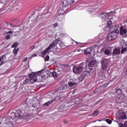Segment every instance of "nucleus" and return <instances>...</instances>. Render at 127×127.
<instances>
[{
    "mask_svg": "<svg viewBox=\"0 0 127 127\" xmlns=\"http://www.w3.org/2000/svg\"><path fill=\"white\" fill-rule=\"evenodd\" d=\"M43 71V70L36 72H32L31 74L29 75V78H27L25 79L24 81L23 82L22 85L24 86L25 84H27L28 82H30L32 84L34 83L36 81H37V77L36 76H38V75H41V73Z\"/></svg>",
    "mask_w": 127,
    "mask_h": 127,
    "instance_id": "1",
    "label": "nucleus"
},
{
    "mask_svg": "<svg viewBox=\"0 0 127 127\" xmlns=\"http://www.w3.org/2000/svg\"><path fill=\"white\" fill-rule=\"evenodd\" d=\"M113 31L111 32L108 35V39L109 41H112L113 39H116L119 36L120 33V30L118 29V27L116 26L112 27Z\"/></svg>",
    "mask_w": 127,
    "mask_h": 127,
    "instance_id": "2",
    "label": "nucleus"
},
{
    "mask_svg": "<svg viewBox=\"0 0 127 127\" xmlns=\"http://www.w3.org/2000/svg\"><path fill=\"white\" fill-rule=\"evenodd\" d=\"M75 0H62V2L61 3L60 6L63 7V8H66L67 6L71 5Z\"/></svg>",
    "mask_w": 127,
    "mask_h": 127,
    "instance_id": "3",
    "label": "nucleus"
},
{
    "mask_svg": "<svg viewBox=\"0 0 127 127\" xmlns=\"http://www.w3.org/2000/svg\"><path fill=\"white\" fill-rule=\"evenodd\" d=\"M84 69V63H81L79 65L74 66L73 68V72L75 74H79L81 73L83 69Z\"/></svg>",
    "mask_w": 127,
    "mask_h": 127,
    "instance_id": "4",
    "label": "nucleus"
},
{
    "mask_svg": "<svg viewBox=\"0 0 127 127\" xmlns=\"http://www.w3.org/2000/svg\"><path fill=\"white\" fill-rule=\"evenodd\" d=\"M21 116H22V112L19 110H16V112L11 113L9 118H10V119L13 121V120L15 119L21 118Z\"/></svg>",
    "mask_w": 127,
    "mask_h": 127,
    "instance_id": "5",
    "label": "nucleus"
},
{
    "mask_svg": "<svg viewBox=\"0 0 127 127\" xmlns=\"http://www.w3.org/2000/svg\"><path fill=\"white\" fill-rule=\"evenodd\" d=\"M109 62V60L107 59H103L101 60V63L102 65V70L103 71H106L107 68H108V63Z\"/></svg>",
    "mask_w": 127,
    "mask_h": 127,
    "instance_id": "6",
    "label": "nucleus"
},
{
    "mask_svg": "<svg viewBox=\"0 0 127 127\" xmlns=\"http://www.w3.org/2000/svg\"><path fill=\"white\" fill-rule=\"evenodd\" d=\"M51 44H54V46L53 47H56V45L58 44H59L61 47H63L64 46V43L61 42L60 38L56 39V40L53 41V43Z\"/></svg>",
    "mask_w": 127,
    "mask_h": 127,
    "instance_id": "7",
    "label": "nucleus"
},
{
    "mask_svg": "<svg viewBox=\"0 0 127 127\" xmlns=\"http://www.w3.org/2000/svg\"><path fill=\"white\" fill-rule=\"evenodd\" d=\"M53 46H54V44H50L49 47L45 51H44L42 53V56H45V55H46V54H47V53H48V52H49V51H50V49L53 48Z\"/></svg>",
    "mask_w": 127,
    "mask_h": 127,
    "instance_id": "8",
    "label": "nucleus"
},
{
    "mask_svg": "<svg viewBox=\"0 0 127 127\" xmlns=\"http://www.w3.org/2000/svg\"><path fill=\"white\" fill-rule=\"evenodd\" d=\"M106 72V70L104 71V70L102 69L101 72L99 74V81H101L102 80H105V79L106 78V75L105 74Z\"/></svg>",
    "mask_w": 127,
    "mask_h": 127,
    "instance_id": "9",
    "label": "nucleus"
},
{
    "mask_svg": "<svg viewBox=\"0 0 127 127\" xmlns=\"http://www.w3.org/2000/svg\"><path fill=\"white\" fill-rule=\"evenodd\" d=\"M113 11H111L109 13H103L101 14V17L102 18V19H103L104 21H105L106 19H108L109 18V14L110 13H112Z\"/></svg>",
    "mask_w": 127,
    "mask_h": 127,
    "instance_id": "10",
    "label": "nucleus"
},
{
    "mask_svg": "<svg viewBox=\"0 0 127 127\" xmlns=\"http://www.w3.org/2000/svg\"><path fill=\"white\" fill-rule=\"evenodd\" d=\"M87 76H90V71H84L82 73V75L80 76L79 79L80 81H83L85 79V77Z\"/></svg>",
    "mask_w": 127,
    "mask_h": 127,
    "instance_id": "11",
    "label": "nucleus"
},
{
    "mask_svg": "<svg viewBox=\"0 0 127 127\" xmlns=\"http://www.w3.org/2000/svg\"><path fill=\"white\" fill-rule=\"evenodd\" d=\"M120 35H124V34H127V30L125 26H121L120 27Z\"/></svg>",
    "mask_w": 127,
    "mask_h": 127,
    "instance_id": "12",
    "label": "nucleus"
},
{
    "mask_svg": "<svg viewBox=\"0 0 127 127\" xmlns=\"http://www.w3.org/2000/svg\"><path fill=\"white\" fill-rule=\"evenodd\" d=\"M59 100V97H55L54 99L52 100L51 101H49L47 102V103H45V106H49L51 104H53L54 103V102H56V101H58Z\"/></svg>",
    "mask_w": 127,
    "mask_h": 127,
    "instance_id": "13",
    "label": "nucleus"
},
{
    "mask_svg": "<svg viewBox=\"0 0 127 127\" xmlns=\"http://www.w3.org/2000/svg\"><path fill=\"white\" fill-rule=\"evenodd\" d=\"M121 53V50L120 48H116L113 50V54L114 55H119Z\"/></svg>",
    "mask_w": 127,
    "mask_h": 127,
    "instance_id": "14",
    "label": "nucleus"
},
{
    "mask_svg": "<svg viewBox=\"0 0 127 127\" xmlns=\"http://www.w3.org/2000/svg\"><path fill=\"white\" fill-rule=\"evenodd\" d=\"M65 11H66V8H63L60 6V8L58 10V14H64Z\"/></svg>",
    "mask_w": 127,
    "mask_h": 127,
    "instance_id": "15",
    "label": "nucleus"
},
{
    "mask_svg": "<svg viewBox=\"0 0 127 127\" xmlns=\"http://www.w3.org/2000/svg\"><path fill=\"white\" fill-rule=\"evenodd\" d=\"M68 85L69 87H73V86H77V82H75L72 80H70L68 82Z\"/></svg>",
    "mask_w": 127,
    "mask_h": 127,
    "instance_id": "16",
    "label": "nucleus"
},
{
    "mask_svg": "<svg viewBox=\"0 0 127 127\" xmlns=\"http://www.w3.org/2000/svg\"><path fill=\"white\" fill-rule=\"evenodd\" d=\"M95 64H96V62H95V61H91L90 63H89L88 67H89L90 70H93V68H92V67H94Z\"/></svg>",
    "mask_w": 127,
    "mask_h": 127,
    "instance_id": "17",
    "label": "nucleus"
},
{
    "mask_svg": "<svg viewBox=\"0 0 127 127\" xmlns=\"http://www.w3.org/2000/svg\"><path fill=\"white\" fill-rule=\"evenodd\" d=\"M91 51H92V49L91 48H87L84 51L85 55H91Z\"/></svg>",
    "mask_w": 127,
    "mask_h": 127,
    "instance_id": "18",
    "label": "nucleus"
},
{
    "mask_svg": "<svg viewBox=\"0 0 127 127\" xmlns=\"http://www.w3.org/2000/svg\"><path fill=\"white\" fill-rule=\"evenodd\" d=\"M127 118V115H126V113H125L124 112H123L119 116L120 120H125Z\"/></svg>",
    "mask_w": 127,
    "mask_h": 127,
    "instance_id": "19",
    "label": "nucleus"
},
{
    "mask_svg": "<svg viewBox=\"0 0 127 127\" xmlns=\"http://www.w3.org/2000/svg\"><path fill=\"white\" fill-rule=\"evenodd\" d=\"M66 87L67 86L66 85L61 86L56 89V92H59V91H62L63 90H65V89H66Z\"/></svg>",
    "mask_w": 127,
    "mask_h": 127,
    "instance_id": "20",
    "label": "nucleus"
},
{
    "mask_svg": "<svg viewBox=\"0 0 127 127\" xmlns=\"http://www.w3.org/2000/svg\"><path fill=\"white\" fill-rule=\"evenodd\" d=\"M64 17H65L64 14H59L57 16V18L60 21H61V20L64 18Z\"/></svg>",
    "mask_w": 127,
    "mask_h": 127,
    "instance_id": "21",
    "label": "nucleus"
},
{
    "mask_svg": "<svg viewBox=\"0 0 127 127\" xmlns=\"http://www.w3.org/2000/svg\"><path fill=\"white\" fill-rule=\"evenodd\" d=\"M104 54L105 55H107V56H111V55H112L111 52L109 49H106L104 51Z\"/></svg>",
    "mask_w": 127,
    "mask_h": 127,
    "instance_id": "22",
    "label": "nucleus"
},
{
    "mask_svg": "<svg viewBox=\"0 0 127 127\" xmlns=\"http://www.w3.org/2000/svg\"><path fill=\"white\" fill-rule=\"evenodd\" d=\"M116 93L118 94V95H122L123 93V90L122 89H120L119 87L116 88Z\"/></svg>",
    "mask_w": 127,
    "mask_h": 127,
    "instance_id": "23",
    "label": "nucleus"
},
{
    "mask_svg": "<svg viewBox=\"0 0 127 127\" xmlns=\"http://www.w3.org/2000/svg\"><path fill=\"white\" fill-rule=\"evenodd\" d=\"M18 50H19V49L18 48H15L13 50V53L14 55H15V56H16V55H17V53L18 52Z\"/></svg>",
    "mask_w": 127,
    "mask_h": 127,
    "instance_id": "24",
    "label": "nucleus"
},
{
    "mask_svg": "<svg viewBox=\"0 0 127 127\" xmlns=\"http://www.w3.org/2000/svg\"><path fill=\"white\" fill-rule=\"evenodd\" d=\"M99 113H100V111H99L98 110H96L95 111H94V113L92 114L91 116L92 117H97V116L99 115Z\"/></svg>",
    "mask_w": 127,
    "mask_h": 127,
    "instance_id": "25",
    "label": "nucleus"
},
{
    "mask_svg": "<svg viewBox=\"0 0 127 127\" xmlns=\"http://www.w3.org/2000/svg\"><path fill=\"white\" fill-rule=\"evenodd\" d=\"M18 46V42H16L11 45V48H16Z\"/></svg>",
    "mask_w": 127,
    "mask_h": 127,
    "instance_id": "26",
    "label": "nucleus"
},
{
    "mask_svg": "<svg viewBox=\"0 0 127 127\" xmlns=\"http://www.w3.org/2000/svg\"><path fill=\"white\" fill-rule=\"evenodd\" d=\"M58 75H59V73H57V72L56 71H53L52 73V75L53 77H54V78H57Z\"/></svg>",
    "mask_w": 127,
    "mask_h": 127,
    "instance_id": "27",
    "label": "nucleus"
},
{
    "mask_svg": "<svg viewBox=\"0 0 127 127\" xmlns=\"http://www.w3.org/2000/svg\"><path fill=\"white\" fill-rule=\"evenodd\" d=\"M119 127H127V121L125 122L124 124L123 123L119 124Z\"/></svg>",
    "mask_w": 127,
    "mask_h": 127,
    "instance_id": "28",
    "label": "nucleus"
},
{
    "mask_svg": "<svg viewBox=\"0 0 127 127\" xmlns=\"http://www.w3.org/2000/svg\"><path fill=\"white\" fill-rule=\"evenodd\" d=\"M127 48H122L121 50V54H124V53L127 52Z\"/></svg>",
    "mask_w": 127,
    "mask_h": 127,
    "instance_id": "29",
    "label": "nucleus"
},
{
    "mask_svg": "<svg viewBox=\"0 0 127 127\" xmlns=\"http://www.w3.org/2000/svg\"><path fill=\"white\" fill-rule=\"evenodd\" d=\"M23 105L26 106L27 108L28 107V102H27V101H24L23 103Z\"/></svg>",
    "mask_w": 127,
    "mask_h": 127,
    "instance_id": "30",
    "label": "nucleus"
},
{
    "mask_svg": "<svg viewBox=\"0 0 127 127\" xmlns=\"http://www.w3.org/2000/svg\"><path fill=\"white\" fill-rule=\"evenodd\" d=\"M0 58H1V61H4V59H6V57L5 55H3L1 57H0Z\"/></svg>",
    "mask_w": 127,
    "mask_h": 127,
    "instance_id": "31",
    "label": "nucleus"
},
{
    "mask_svg": "<svg viewBox=\"0 0 127 127\" xmlns=\"http://www.w3.org/2000/svg\"><path fill=\"white\" fill-rule=\"evenodd\" d=\"M105 121L107 122V123L109 124V125H111L112 124V120L110 119H106Z\"/></svg>",
    "mask_w": 127,
    "mask_h": 127,
    "instance_id": "32",
    "label": "nucleus"
},
{
    "mask_svg": "<svg viewBox=\"0 0 127 127\" xmlns=\"http://www.w3.org/2000/svg\"><path fill=\"white\" fill-rule=\"evenodd\" d=\"M112 24V21H109L107 22V26L108 27H110V26H111V25Z\"/></svg>",
    "mask_w": 127,
    "mask_h": 127,
    "instance_id": "33",
    "label": "nucleus"
},
{
    "mask_svg": "<svg viewBox=\"0 0 127 127\" xmlns=\"http://www.w3.org/2000/svg\"><path fill=\"white\" fill-rule=\"evenodd\" d=\"M5 39H7V40H8L10 38V35H7L5 37Z\"/></svg>",
    "mask_w": 127,
    "mask_h": 127,
    "instance_id": "34",
    "label": "nucleus"
},
{
    "mask_svg": "<svg viewBox=\"0 0 127 127\" xmlns=\"http://www.w3.org/2000/svg\"><path fill=\"white\" fill-rule=\"evenodd\" d=\"M49 60V56H47L45 58V61H48Z\"/></svg>",
    "mask_w": 127,
    "mask_h": 127,
    "instance_id": "35",
    "label": "nucleus"
},
{
    "mask_svg": "<svg viewBox=\"0 0 127 127\" xmlns=\"http://www.w3.org/2000/svg\"><path fill=\"white\" fill-rule=\"evenodd\" d=\"M116 102L118 103H121V102H122V99H121V98H117Z\"/></svg>",
    "mask_w": 127,
    "mask_h": 127,
    "instance_id": "36",
    "label": "nucleus"
},
{
    "mask_svg": "<svg viewBox=\"0 0 127 127\" xmlns=\"http://www.w3.org/2000/svg\"><path fill=\"white\" fill-rule=\"evenodd\" d=\"M36 46L34 45H33L32 46H31V47L30 48V49H31L32 50H33V49H34V48H35Z\"/></svg>",
    "mask_w": 127,
    "mask_h": 127,
    "instance_id": "37",
    "label": "nucleus"
},
{
    "mask_svg": "<svg viewBox=\"0 0 127 127\" xmlns=\"http://www.w3.org/2000/svg\"><path fill=\"white\" fill-rule=\"evenodd\" d=\"M53 26H54L55 27H57V26H58V23H55L53 25Z\"/></svg>",
    "mask_w": 127,
    "mask_h": 127,
    "instance_id": "38",
    "label": "nucleus"
},
{
    "mask_svg": "<svg viewBox=\"0 0 127 127\" xmlns=\"http://www.w3.org/2000/svg\"><path fill=\"white\" fill-rule=\"evenodd\" d=\"M5 63V62L2 61L0 64V66H1V65H3V64H4Z\"/></svg>",
    "mask_w": 127,
    "mask_h": 127,
    "instance_id": "39",
    "label": "nucleus"
},
{
    "mask_svg": "<svg viewBox=\"0 0 127 127\" xmlns=\"http://www.w3.org/2000/svg\"><path fill=\"white\" fill-rule=\"evenodd\" d=\"M109 83H107L104 84V87H108Z\"/></svg>",
    "mask_w": 127,
    "mask_h": 127,
    "instance_id": "40",
    "label": "nucleus"
},
{
    "mask_svg": "<svg viewBox=\"0 0 127 127\" xmlns=\"http://www.w3.org/2000/svg\"><path fill=\"white\" fill-rule=\"evenodd\" d=\"M13 33V32H12L11 31H8L6 33V34H7V33H11L12 34Z\"/></svg>",
    "mask_w": 127,
    "mask_h": 127,
    "instance_id": "41",
    "label": "nucleus"
},
{
    "mask_svg": "<svg viewBox=\"0 0 127 127\" xmlns=\"http://www.w3.org/2000/svg\"><path fill=\"white\" fill-rule=\"evenodd\" d=\"M52 48H55L56 49V50H57V49H58V48H57V46H56V47H53Z\"/></svg>",
    "mask_w": 127,
    "mask_h": 127,
    "instance_id": "42",
    "label": "nucleus"
},
{
    "mask_svg": "<svg viewBox=\"0 0 127 127\" xmlns=\"http://www.w3.org/2000/svg\"><path fill=\"white\" fill-rule=\"evenodd\" d=\"M26 61H27V58H24V62H26Z\"/></svg>",
    "mask_w": 127,
    "mask_h": 127,
    "instance_id": "43",
    "label": "nucleus"
},
{
    "mask_svg": "<svg viewBox=\"0 0 127 127\" xmlns=\"http://www.w3.org/2000/svg\"><path fill=\"white\" fill-rule=\"evenodd\" d=\"M57 73H58V74H59V75H60V71H58Z\"/></svg>",
    "mask_w": 127,
    "mask_h": 127,
    "instance_id": "44",
    "label": "nucleus"
},
{
    "mask_svg": "<svg viewBox=\"0 0 127 127\" xmlns=\"http://www.w3.org/2000/svg\"><path fill=\"white\" fill-rule=\"evenodd\" d=\"M116 78H117V76H115L113 77V80H116Z\"/></svg>",
    "mask_w": 127,
    "mask_h": 127,
    "instance_id": "45",
    "label": "nucleus"
},
{
    "mask_svg": "<svg viewBox=\"0 0 127 127\" xmlns=\"http://www.w3.org/2000/svg\"><path fill=\"white\" fill-rule=\"evenodd\" d=\"M12 27H18V26H12Z\"/></svg>",
    "mask_w": 127,
    "mask_h": 127,
    "instance_id": "46",
    "label": "nucleus"
},
{
    "mask_svg": "<svg viewBox=\"0 0 127 127\" xmlns=\"http://www.w3.org/2000/svg\"><path fill=\"white\" fill-rule=\"evenodd\" d=\"M13 8L14 10L17 9V8H16V7L15 8L14 7Z\"/></svg>",
    "mask_w": 127,
    "mask_h": 127,
    "instance_id": "47",
    "label": "nucleus"
},
{
    "mask_svg": "<svg viewBox=\"0 0 127 127\" xmlns=\"http://www.w3.org/2000/svg\"><path fill=\"white\" fill-rule=\"evenodd\" d=\"M36 56H37V55H34V57H36Z\"/></svg>",
    "mask_w": 127,
    "mask_h": 127,
    "instance_id": "48",
    "label": "nucleus"
},
{
    "mask_svg": "<svg viewBox=\"0 0 127 127\" xmlns=\"http://www.w3.org/2000/svg\"><path fill=\"white\" fill-rule=\"evenodd\" d=\"M1 58H0V62H1Z\"/></svg>",
    "mask_w": 127,
    "mask_h": 127,
    "instance_id": "49",
    "label": "nucleus"
},
{
    "mask_svg": "<svg viewBox=\"0 0 127 127\" xmlns=\"http://www.w3.org/2000/svg\"><path fill=\"white\" fill-rule=\"evenodd\" d=\"M32 107H33V108H35V106H34V105H33Z\"/></svg>",
    "mask_w": 127,
    "mask_h": 127,
    "instance_id": "50",
    "label": "nucleus"
},
{
    "mask_svg": "<svg viewBox=\"0 0 127 127\" xmlns=\"http://www.w3.org/2000/svg\"><path fill=\"white\" fill-rule=\"evenodd\" d=\"M0 4H1V2H0Z\"/></svg>",
    "mask_w": 127,
    "mask_h": 127,
    "instance_id": "51",
    "label": "nucleus"
},
{
    "mask_svg": "<svg viewBox=\"0 0 127 127\" xmlns=\"http://www.w3.org/2000/svg\"><path fill=\"white\" fill-rule=\"evenodd\" d=\"M99 89H101V87H99Z\"/></svg>",
    "mask_w": 127,
    "mask_h": 127,
    "instance_id": "52",
    "label": "nucleus"
},
{
    "mask_svg": "<svg viewBox=\"0 0 127 127\" xmlns=\"http://www.w3.org/2000/svg\"><path fill=\"white\" fill-rule=\"evenodd\" d=\"M10 26H11V24H10Z\"/></svg>",
    "mask_w": 127,
    "mask_h": 127,
    "instance_id": "53",
    "label": "nucleus"
},
{
    "mask_svg": "<svg viewBox=\"0 0 127 127\" xmlns=\"http://www.w3.org/2000/svg\"><path fill=\"white\" fill-rule=\"evenodd\" d=\"M6 121H8V120L7 119Z\"/></svg>",
    "mask_w": 127,
    "mask_h": 127,
    "instance_id": "54",
    "label": "nucleus"
}]
</instances>
